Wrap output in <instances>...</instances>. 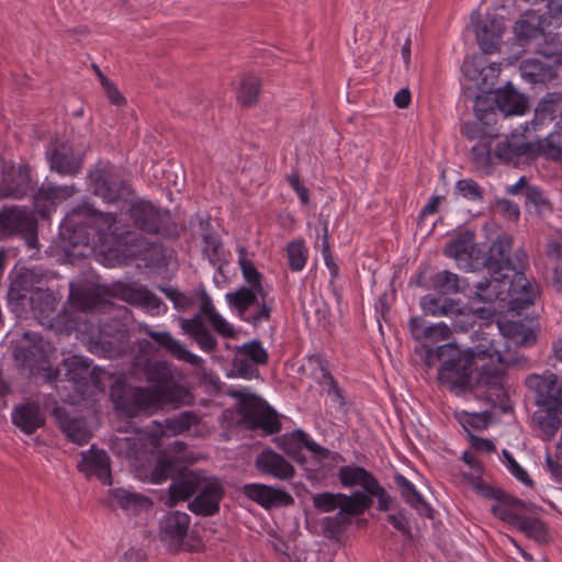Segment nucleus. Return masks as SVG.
Masks as SVG:
<instances>
[{"label":"nucleus","instance_id":"nucleus-1","mask_svg":"<svg viewBox=\"0 0 562 562\" xmlns=\"http://www.w3.org/2000/svg\"><path fill=\"white\" fill-rule=\"evenodd\" d=\"M238 263L248 285L240 286L235 292H228L225 297L231 307L237 310L239 317L252 325L267 322L272 310V300L261 284V274L247 258L244 247L238 250Z\"/></svg>","mask_w":562,"mask_h":562},{"label":"nucleus","instance_id":"nucleus-2","mask_svg":"<svg viewBox=\"0 0 562 562\" xmlns=\"http://www.w3.org/2000/svg\"><path fill=\"white\" fill-rule=\"evenodd\" d=\"M194 494V499L189 504L190 510L207 517L218 513L225 490L218 479L207 476L202 471H190L170 484V505L172 506L179 501H187Z\"/></svg>","mask_w":562,"mask_h":562},{"label":"nucleus","instance_id":"nucleus-3","mask_svg":"<svg viewBox=\"0 0 562 562\" xmlns=\"http://www.w3.org/2000/svg\"><path fill=\"white\" fill-rule=\"evenodd\" d=\"M116 408L128 416H136L164 405L179 407L191 403L189 390L176 382L175 378L161 390H148L142 386L123 385L113 391Z\"/></svg>","mask_w":562,"mask_h":562},{"label":"nucleus","instance_id":"nucleus-4","mask_svg":"<svg viewBox=\"0 0 562 562\" xmlns=\"http://www.w3.org/2000/svg\"><path fill=\"white\" fill-rule=\"evenodd\" d=\"M539 293V284L530 282L525 274H517L516 278L495 274L477 283L474 300L483 303H506L508 310L519 314L535 304Z\"/></svg>","mask_w":562,"mask_h":562},{"label":"nucleus","instance_id":"nucleus-5","mask_svg":"<svg viewBox=\"0 0 562 562\" xmlns=\"http://www.w3.org/2000/svg\"><path fill=\"white\" fill-rule=\"evenodd\" d=\"M436 357L441 367L438 372L439 381L451 391H464L472 385L473 374L480 370L470 352H464L454 344H446L434 348H427L425 362L432 366Z\"/></svg>","mask_w":562,"mask_h":562},{"label":"nucleus","instance_id":"nucleus-6","mask_svg":"<svg viewBox=\"0 0 562 562\" xmlns=\"http://www.w3.org/2000/svg\"><path fill=\"white\" fill-rule=\"evenodd\" d=\"M196 296L199 297V313L191 318L180 317L179 325L182 331L192 338L204 352H212L217 347V340L204 324V318L209 321L217 334L224 337H233L235 330L233 326L216 312L211 296L204 289H200L196 292Z\"/></svg>","mask_w":562,"mask_h":562},{"label":"nucleus","instance_id":"nucleus-7","mask_svg":"<svg viewBox=\"0 0 562 562\" xmlns=\"http://www.w3.org/2000/svg\"><path fill=\"white\" fill-rule=\"evenodd\" d=\"M558 376L546 372L542 375L531 374L526 379V385L537 394L536 401L542 409L533 415V420L547 439H551L562 425L559 414H562V383L558 386Z\"/></svg>","mask_w":562,"mask_h":562},{"label":"nucleus","instance_id":"nucleus-8","mask_svg":"<svg viewBox=\"0 0 562 562\" xmlns=\"http://www.w3.org/2000/svg\"><path fill=\"white\" fill-rule=\"evenodd\" d=\"M475 335L477 344L463 351L470 352L473 361L479 363L480 382L492 383L503 373L505 366H524L527 362L525 358H514L509 352L502 350L506 344L501 334L497 335V339L490 333H476Z\"/></svg>","mask_w":562,"mask_h":562},{"label":"nucleus","instance_id":"nucleus-9","mask_svg":"<svg viewBox=\"0 0 562 562\" xmlns=\"http://www.w3.org/2000/svg\"><path fill=\"white\" fill-rule=\"evenodd\" d=\"M67 220L74 226H85L92 229L101 244L110 241L127 244L134 237L133 232H122L113 213L100 212L88 204L75 207Z\"/></svg>","mask_w":562,"mask_h":562},{"label":"nucleus","instance_id":"nucleus-10","mask_svg":"<svg viewBox=\"0 0 562 562\" xmlns=\"http://www.w3.org/2000/svg\"><path fill=\"white\" fill-rule=\"evenodd\" d=\"M513 250V237L507 234L498 236L492 244L488 256L485 260V267L491 276L507 274L516 278L517 274H524V268L527 256L521 249Z\"/></svg>","mask_w":562,"mask_h":562},{"label":"nucleus","instance_id":"nucleus-11","mask_svg":"<svg viewBox=\"0 0 562 562\" xmlns=\"http://www.w3.org/2000/svg\"><path fill=\"white\" fill-rule=\"evenodd\" d=\"M462 482L470 485L474 491L480 493L486 498H492L495 503L492 505V513L501 520L517 526L522 517L524 504L505 493L494 490L493 487L484 484L482 480L472 474H462Z\"/></svg>","mask_w":562,"mask_h":562},{"label":"nucleus","instance_id":"nucleus-12","mask_svg":"<svg viewBox=\"0 0 562 562\" xmlns=\"http://www.w3.org/2000/svg\"><path fill=\"white\" fill-rule=\"evenodd\" d=\"M232 395L238 398L239 414L250 428H261L268 434L280 430L281 424L276 413L260 397L241 391H235Z\"/></svg>","mask_w":562,"mask_h":562},{"label":"nucleus","instance_id":"nucleus-13","mask_svg":"<svg viewBox=\"0 0 562 562\" xmlns=\"http://www.w3.org/2000/svg\"><path fill=\"white\" fill-rule=\"evenodd\" d=\"M89 177L95 195L102 198L106 203H114L132 193L130 184L112 165L97 166Z\"/></svg>","mask_w":562,"mask_h":562},{"label":"nucleus","instance_id":"nucleus-14","mask_svg":"<svg viewBox=\"0 0 562 562\" xmlns=\"http://www.w3.org/2000/svg\"><path fill=\"white\" fill-rule=\"evenodd\" d=\"M278 447L291 457L297 463L304 464L306 458L303 449H306L317 460H324L328 457V449L313 441L303 430H294L276 438Z\"/></svg>","mask_w":562,"mask_h":562},{"label":"nucleus","instance_id":"nucleus-15","mask_svg":"<svg viewBox=\"0 0 562 562\" xmlns=\"http://www.w3.org/2000/svg\"><path fill=\"white\" fill-rule=\"evenodd\" d=\"M33 188L31 168L27 165H10L0 173V198L22 199Z\"/></svg>","mask_w":562,"mask_h":562},{"label":"nucleus","instance_id":"nucleus-16","mask_svg":"<svg viewBox=\"0 0 562 562\" xmlns=\"http://www.w3.org/2000/svg\"><path fill=\"white\" fill-rule=\"evenodd\" d=\"M479 14H472L476 41L484 54H493L499 48L505 32L504 18L497 14H488L484 20H477Z\"/></svg>","mask_w":562,"mask_h":562},{"label":"nucleus","instance_id":"nucleus-17","mask_svg":"<svg viewBox=\"0 0 562 562\" xmlns=\"http://www.w3.org/2000/svg\"><path fill=\"white\" fill-rule=\"evenodd\" d=\"M130 216L138 229L147 234H158L166 213L148 201H137L130 207Z\"/></svg>","mask_w":562,"mask_h":562},{"label":"nucleus","instance_id":"nucleus-18","mask_svg":"<svg viewBox=\"0 0 562 562\" xmlns=\"http://www.w3.org/2000/svg\"><path fill=\"white\" fill-rule=\"evenodd\" d=\"M191 518L183 512L168 513L160 520V539L171 549H178L186 538Z\"/></svg>","mask_w":562,"mask_h":562},{"label":"nucleus","instance_id":"nucleus-19","mask_svg":"<svg viewBox=\"0 0 562 562\" xmlns=\"http://www.w3.org/2000/svg\"><path fill=\"white\" fill-rule=\"evenodd\" d=\"M243 493L249 499L262 507L286 506L293 504V497L285 491L265 484L251 483L243 487Z\"/></svg>","mask_w":562,"mask_h":562},{"label":"nucleus","instance_id":"nucleus-20","mask_svg":"<svg viewBox=\"0 0 562 562\" xmlns=\"http://www.w3.org/2000/svg\"><path fill=\"white\" fill-rule=\"evenodd\" d=\"M257 470L281 481L291 480L295 475L294 467L281 454L266 449L256 458Z\"/></svg>","mask_w":562,"mask_h":562},{"label":"nucleus","instance_id":"nucleus-21","mask_svg":"<svg viewBox=\"0 0 562 562\" xmlns=\"http://www.w3.org/2000/svg\"><path fill=\"white\" fill-rule=\"evenodd\" d=\"M76 191L74 184L55 186L52 182H44L33 196L34 206L44 216L53 206L72 196Z\"/></svg>","mask_w":562,"mask_h":562},{"label":"nucleus","instance_id":"nucleus-22","mask_svg":"<svg viewBox=\"0 0 562 562\" xmlns=\"http://www.w3.org/2000/svg\"><path fill=\"white\" fill-rule=\"evenodd\" d=\"M35 227V220L26 210L11 206L0 211V231L3 234H34Z\"/></svg>","mask_w":562,"mask_h":562},{"label":"nucleus","instance_id":"nucleus-23","mask_svg":"<svg viewBox=\"0 0 562 562\" xmlns=\"http://www.w3.org/2000/svg\"><path fill=\"white\" fill-rule=\"evenodd\" d=\"M142 330L177 360L188 362L194 367L202 366L203 359L188 350L184 345L173 338L169 331H155L148 326L142 327Z\"/></svg>","mask_w":562,"mask_h":562},{"label":"nucleus","instance_id":"nucleus-24","mask_svg":"<svg viewBox=\"0 0 562 562\" xmlns=\"http://www.w3.org/2000/svg\"><path fill=\"white\" fill-rule=\"evenodd\" d=\"M47 156L50 168L59 175H75L81 168V157L74 153L68 143H55Z\"/></svg>","mask_w":562,"mask_h":562},{"label":"nucleus","instance_id":"nucleus-25","mask_svg":"<svg viewBox=\"0 0 562 562\" xmlns=\"http://www.w3.org/2000/svg\"><path fill=\"white\" fill-rule=\"evenodd\" d=\"M44 358V341L35 333H25L15 347L14 359L24 368L33 369Z\"/></svg>","mask_w":562,"mask_h":562},{"label":"nucleus","instance_id":"nucleus-26","mask_svg":"<svg viewBox=\"0 0 562 562\" xmlns=\"http://www.w3.org/2000/svg\"><path fill=\"white\" fill-rule=\"evenodd\" d=\"M79 470L87 476L95 475L104 484H111L110 458L104 450L93 447L81 453Z\"/></svg>","mask_w":562,"mask_h":562},{"label":"nucleus","instance_id":"nucleus-27","mask_svg":"<svg viewBox=\"0 0 562 562\" xmlns=\"http://www.w3.org/2000/svg\"><path fill=\"white\" fill-rule=\"evenodd\" d=\"M538 150L536 145L517 138L504 139L496 144L493 149L494 157L504 162L518 164L521 159H531L532 154Z\"/></svg>","mask_w":562,"mask_h":562},{"label":"nucleus","instance_id":"nucleus-28","mask_svg":"<svg viewBox=\"0 0 562 562\" xmlns=\"http://www.w3.org/2000/svg\"><path fill=\"white\" fill-rule=\"evenodd\" d=\"M12 423L25 435H32L44 425L45 415L37 403H23L13 408Z\"/></svg>","mask_w":562,"mask_h":562},{"label":"nucleus","instance_id":"nucleus-29","mask_svg":"<svg viewBox=\"0 0 562 562\" xmlns=\"http://www.w3.org/2000/svg\"><path fill=\"white\" fill-rule=\"evenodd\" d=\"M493 101L504 117L521 115L527 109V99L517 92L510 85L504 89H497L493 93Z\"/></svg>","mask_w":562,"mask_h":562},{"label":"nucleus","instance_id":"nucleus-30","mask_svg":"<svg viewBox=\"0 0 562 562\" xmlns=\"http://www.w3.org/2000/svg\"><path fill=\"white\" fill-rule=\"evenodd\" d=\"M409 331L417 341L438 342L451 335V328L445 323L427 324L422 317H413L408 323Z\"/></svg>","mask_w":562,"mask_h":562},{"label":"nucleus","instance_id":"nucleus-31","mask_svg":"<svg viewBox=\"0 0 562 562\" xmlns=\"http://www.w3.org/2000/svg\"><path fill=\"white\" fill-rule=\"evenodd\" d=\"M543 18L537 11L528 10L516 21L514 33L520 45L542 34Z\"/></svg>","mask_w":562,"mask_h":562},{"label":"nucleus","instance_id":"nucleus-32","mask_svg":"<svg viewBox=\"0 0 562 562\" xmlns=\"http://www.w3.org/2000/svg\"><path fill=\"white\" fill-rule=\"evenodd\" d=\"M58 424L69 440L82 446L91 438V431L82 418L71 417L61 409H56Z\"/></svg>","mask_w":562,"mask_h":562},{"label":"nucleus","instance_id":"nucleus-33","mask_svg":"<svg viewBox=\"0 0 562 562\" xmlns=\"http://www.w3.org/2000/svg\"><path fill=\"white\" fill-rule=\"evenodd\" d=\"M338 479L345 487L361 486L367 493L378 482L372 473L357 465L341 467Z\"/></svg>","mask_w":562,"mask_h":562},{"label":"nucleus","instance_id":"nucleus-34","mask_svg":"<svg viewBox=\"0 0 562 562\" xmlns=\"http://www.w3.org/2000/svg\"><path fill=\"white\" fill-rule=\"evenodd\" d=\"M474 234L470 231L460 233L445 247V255L457 261H468L475 252Z\"/></svg>","mask_w":562,"mask_h":562},{"label":"nucleus","instance_id":"nucleus-35","mask_svg":"<svg viewBox=\"0 0 562 562\" xmlns=\"http://www.w3.org/2000/svg\"><path fill=\"white\" fill-rule=\"evenodd\" d=\"M519 71L520 76L530 83L547 82L555 77L551 66L537 58L524 60Z\"/></svg>","mask_w":562,"mask_h":562},{"label":"nucleus","instance_id":"nucleus-36","mask_svg":"<svg viewBox=\"0 0 562 562\" xmlns=\"http://www.w3.org/2000/svg\"><path fill=\"white\" fill-rule=\"evenodd\" d=\"M111 493L119 507L133 514L148 509L153 504L148 497L125 488H115Z\"/></svg>","mask_w":562,"mask_h":562},{"label":"nucleus","instance_id":"nucleus-37","mask_svg":"<svg viewBox=\"0 0 562 562\" xmlns=\"http://www.w3.org/2000/svg\"><path fill=\"white\" fill-rule=\"evenodd\" d=\"M562 104V92L555 91L547 93L535 109V117L531 121L533 128L550 122L554 119L558 108Z\"/></svg>","mask_w":562,"mask_h":562},{"label":"nucleus","instance_id":"nucleus-38","mask_svg":"<svg viewBox=\"0 0 562 562\" xmlns=\"http://www.w3.org/2000/svg\"><path fill=\"white\" fill-rule=\"evenodd\" d=\"M144 374L147 382L153 384L151 387H147L148 390H161L175 378L171 366L158 360L148 362Z\"/></svg>","mask_w":562,"mask_h":562},{"label":"nucleus","instance_id":"nucleus-39","mask_svg":"<svg viewBox=\"0 0 562 562\" xmlns=\"http://www.w3.org/2000/svg\"><path fill=\"white\" fill-rule=\"evenodd\" d=\"M394 481L401 491L402 497L414 507L420 515L429 516L430 507L424 501L423 496L417 492L413 483H411L404 475L396 474Z\"/></svg>","mask_w":562,"mask_h":562},{"label":"nucleus","instance_id":"nucleus-40","mask_svg":"<svg viewBox=\"0 0 562 562\" xmlns=\"http://www.w3.org/2000/svg\"><path fill=\"white\" fill-rule=\"evenodd\" d=\"M372 505V499L369 495H366L362 492H355L351 495H346L340 493V505H339V516H357Z\"/></svg>","mask_w":562,"mask_h":562},{"label":"nucleus","instance_id":"nucleus-41","mask_svg":"<svg viewBox=\"0 0 562 562\" xmlns=\"http://www.w3.org/2000/svg\"><path fill=\"white\" fill-rule=\"evenodd\" d=\"M65 375L69 381L80 383L87 382L91 375V362L81 356H71L63 361Z\"/></svg>","mask_w":562,"mask_h":562},{"label":"nucleus","instance_id":"nucleus-42","mask_svg":"<svg viewBox=\"0 0 562 562\" xmlns=\"http://www.w3.org/2000/svg\"><path fill=\"white\" fill-rule=\"evenodd\" d=\"M182 465L178 456H171L164 452L159 456L153 470V479L155 482L160 483L180 473Z\"/></svg>","mask_w":562,"mask_h":562},{"label":"nucleus","instance_id":"nucleus-43","mask_svg":"<svg viewBox=\"0 0 562 562\" xmlns=\"http://www.w3.org/2000/svg\"><path fill=\"white\" fill-rule=\"evenodd\" d=\"M530 145L538 147V150L532 154V158L542 155L548 159L559 160L562 157V132H552L544 139L530 143Z\"/></svg>","mask_w":562,"mask_h":562},{"label":"nucleus","instance_id":"nucleus-44","mask_svg":"<svg viewBox=\"0 0 562 562\" xmlns=\"http://www.w3.org/2000/svg\"><path fill=\"white\" fill-rule=\"evenodd\" d=\"M431 286L441 294H454L462 290L458 274L448 270L437 272L431 278Z\"/></svg>","mask_w":562,"mask_h":562},{"label":"nucleus","instance_id":"nucleus-45","mask_svg":"<svg viewBox=\"0 0 562 562\" xmlns=\"http://www.w3.org/2000/svg\"><path fill=\"white\" fill-rule=\"evenodd\" d=\"M123 297L131 304L142 305L151 311H158L161 305V301L146 289H125Z\"/></svg>","mask_w":562,"mask_h":562},{"label":"nucleus","instance_id":"nucleus-46","mask_svg":"<svg viewBox=\"0 0 562 562\" xmlns=\"http://www.w3.org/2000/svg\"><path fill=\"white\" fill-rule=\"evenodd\" d=\"M260 81L255 76H246L241 79L237 91V100L244 106L254 105L260 92Z\"/></svg>","mask_w":562,"mask_h":562},{"label":"nucleus","instance_id":"nucleus-47","mask_svg":"<svg viewBox=\"0 0 562 562\" xmlns=\"http://www.w3.org/2000/svg\"><path fill=\"white\" fill-rule=\"evenodd\" d=\"M202 254L212 266L221 267L226 261L224 246L217 234L204 236Z\"/></svg>","mask_w":562,"mask_h":562},{"label":"nucleus","instance_id":"nucleus-48","mask_svg":"<svg viewBox=\"0 0 562 562\" xmlns=\"http://www.w3.org/2000/svg\"><path fill=\"white\" fill-rule=\"evenodd\" d=\"M516 528L537 542L542 543L548 540L547 528L539 519L522 516Z\"/></svg>","mask_w":562,"mask_h":562},{"label":"nucleus","instance_id":"nucleus-49","mask_svg":"<svg viewBox=\"0 0 562 562\" xmlns=\"http://www.w3.org/2000/svg\"><path fill=\"white\" fill-rule=\"evenodd\" d=\"M286 256L292 271H301L306 265L308 250L303 240H292L286 246Z\"/></svg>","mask_w":562,"mask_h":562},{"label":"nucleus","instance_id":"nucleus-50","mask_svg":"<svg viewBox=\"0 0 562 562\" xmlns=\"http://www.w3.org/2000/svg\"><path fill=\"white\" fill-rule=\"evenodd\" d=\"M420 306L425 314L440 316L452 313L454 310V302L449 299L441 300L426 295L422 299Z\"/></svg>","mask_w":562,"mask_h":562},{"label":"nucleus","instance_id":"nucleus-51","mask_svg":"<svg viewBox=\"0 0 562 562\" xmlns=\"http://www.w3.org/2000/svg\"><path fill=\"white\" fill-rule=\"evenodd\" d=\"M493 149L492 140L488 138H482L473 145L471 157L477 168H487L492 164Z\"/></svg>","mask_w":562,"mask_h":562},{"label":"nucleus","instance_id":"nucleus-52","mask_svg":"<svg viewBox=\"0 0 562 562\" xmlns=\"http://www.w3.org/2000/svg\"><path fill=\"white\" fill-rule=\"evenodd\" d=\"M70 301L75 308L86 312L95 308L99 303V296L90 290L71 289Z\"/></svg>","mask_w":562,"mask_h":562},{"label":"nucleus","instance_id":"nucleus-53","mask_svg":"<svg viewBox=\"0 0 562 562\" xmlns=\"http://www.w3.org/2000/svg\"><path fill=\"white\" fill-rule=\"evenodd\" d=\"M33 312L42 316H49L55 311L56 301L53 294L44 291H36L31 295Z\"/></svg>","mask_w":562,"mask_h":562},{"label":"nucleus","instance_id":"nucleus-54","mask_svg":"<svg viewBox=\"0 0 562 562\" xmlns=\"http://www.w3.org/2000/svg\"><path fill=\"white\" fill-rule=\"evenodd\" d=\"M237 352L258 366L268 361V352L258 340L244 344L237 348Z\"/></svg>","mask_w":562,"mask_h":562},{"label":"nucleus","instance_id":"nucleus-55","mask_svg":"<svg viewBox=\"0 0 562 562\" xmlns=\"http://www.w3.org/2000/svg\"><path fill=\"white\" fill-rule=\"evenodd\" d=\"M482 61H477V66H481ZM501 68L497 64H490L486 68L477 69L476 68V61L473 60L472 63L465 61L463 64V71L467 76L470 77L471 80L479 81L482 79V83L484 85L487 80V74L488 71L492 76L496 77L499 72Z\"/></svg>","mask_w":562,"mask_h":562},{"label":"nucleus","instance_id":"nucleus-56","mask_svg":"<svg viewBox=\"0 0 562 562\" xmlns=\"http://www.w3.org/2000/svg\"><path fill=\"white\" fill-rule=\"evenodd\" d=\"M313 505L323 513H329L339 508L340 493L334 494L329 492L313 495Z\"/></svg>","mask_w":562,"mask_h":562},{"label":"nucleus","instance_id":"nucleus-57","mask_svg":"<svg viewBox=\"0 0 562 562\" xmlns=\"http://www.w3.org/2000/svg\"><path fill=\"white\" fill-rule=\"evenodd\" d=\"M258 364H255L252 361L248 360L245 356L236 352V356L233 360L234 370L237 374L245 379H254L259 376V372L257 369Z\"/></svg>","mask_w":562,"mask_h":562},{"label":"nucleus","instance_id":"nucleus-58","mask_svg":"<svg viewBox=\"0 0 562 562\" xmlns=\"http://www.w3.org/2000/svg\"><path fill=\"white\" fill-rule=\"evenodd\" d=\"M198 423V417L191 412H183L179 416L167 420V427L173 434H181L190 429V427Z\"/></svg>","mask_w":562,"mask_h":562},{"label":"nucleus","instance_id":"nucleus-59","mask_svg":"<svg viewBox=\"0 0 562 562\" xmlns=\"http://www.w3.org/2000/svg\"><path fill=\"white\" fill-rule=\"evenodd\" d=\"M456 190L465 199L476 201L482 200V188L472 179H461L456 183Z\"/></svg>","mask_w":562,"mask_h":562},{"label":"nucleus","instance_id":"nucleus-60","mask_svg":"<svg viewBox=\"0 0 562 562\" xmlns=\"http://www.w3.org/2000/svg\"><path fill=\"white\" fill-rule=\"evenodd\" d=\"M493 94L492 95H479L474 102V111L476 117L481 122H488V116L494 114Z\"/></svg>","mask_w":562,"mask_h":562},{"label":"nucleus","instance_id":"nucleus-61","mask_svg":"<svg viewBox=\"0 0 562 562\" xmlns=\"http://www.w3.org/2000/svg\"><path fill=\"white\" fill-rule=\"evenodd\" d=\"M323 372V381L322 383L327 386V394L331 397V400L337 403L339 406L344 405V397L341 395V392L339 387L337 386L333 375L322 369Z\"/></svg>","mask_w":562,"mask_h":562},{"label":"nucleus","instance_id":"nucleus-62","mask_svg":"<svg viewBox=\"0 0 562 562\" xmlns=\"http://www.w3.org/2000/svg\"><path fill=\"white\" fill-rule=\"evenodd\" d=\"M368 494L378 498V508L380 510L385 512L389 509L391 498L379 481L369 490Z\"/></svg>","mask_w":562,"mask_h":562},{"label":"nucleus","instance_id":"nucleus-63","mask_svg":"<svg viewBox=\"0 0 562 562\" xmlns=\"http://www.w3.org/2000/svg\"><path fill=\"white\" fill-rule=\"evenodd\" d=\"M386 520L397 531H400L404 536L411 537V528L408 525V520L402 513L395 514V515H387Z\"/></svg>","mask_w":562,"mask_h":562},{"label":"nucleus","instance_id":"nucleus-64","mask_svg":"<svg viewBox=\"0 0 562 562\" xmlns=\"http://www.w3.org/2000/svg\"><path fill=\"white\" fill-rule=\"evenodd\" d=\"M102 87L104 88L109 100L120 106L125 103V98L121 94V92L115 88L112 81L108 78H102Z\"/></svg>","mask_w":562,"mask_h":562}]
</instances>
